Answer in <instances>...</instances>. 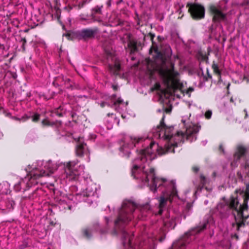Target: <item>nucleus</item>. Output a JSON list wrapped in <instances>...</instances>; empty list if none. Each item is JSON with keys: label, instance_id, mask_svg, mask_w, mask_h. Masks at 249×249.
I'll return each mask as SVG.
<instances>
[{"label": "nucleus", "instance_id": "f257e3e1", "mask_svg": "<svg viewBox=\"0 0 249 249\" xmlns=\"http://www.w3.org/2000/svg\"><path fill=\"white\" fill-rule=\"evenodd\" d=\"M200 127L197 125L191 124L186 127L185 134L181 131H177L176 135L173 136V128L172 127H167L161 123L160 125L157 127L155 137L169 140L166 149L151 141L149 146L141 150L140 157L134 161L131 170L132 175L134 178L140 179L143 181L149 186L152 191L156 192L158 186L160 187L161 185H169L166 191L163 192L162 195L158 198L159 214H161L163 209L171 203L172 199L177 196V192L174 181L167 182L164 178L155 177L154 169L150 166L149 161L155 159L157 154L161 155L166 152H174L175 146H177L178 142H182L185 137L190 142L196 140V134Z\"/></svg>", "mask_w": 249, "mask_h": 249}, {"label": "nucleus", "instance_id": "f03ea898", "mask_svg": "<svg viewBox=\"0 0 249 249\" xmlns=\"http://www.w3.org/2000/svg\"><path fill=\"white\" fill-rule=\"evenodd\" d=\"M56 164H53L51 160H37L32 165H28L26 168L27 175L24 179L20 182L22 184L26 182L28 187L37 184V179L41 177L49 176L57 169Z\"/></svg>", "mask_w": 249, "mask_h": 249}, {"label": "nucleus", "instance_id": "7ed1b4c3", "mask_svg": "<svg viewBox=\"0 0 249 249\" xmlns=\"http://www.w3.org/2000/svg\"><path fill=\"white\" fill-rule=\"evenodd\" d=\"M159 73L167 89H161L160 85L156 84L155 86V89L161 90L163 93L170 89H179L183 93H185V90L182 89L183 84L179 81V74L173 67L170 69H161L160 70ZM194 90V88L190 87L185 91V93L190 96L191 93Z\"/></svg>", "mask_w": 249, "mask_h": 249}, {"label": "nucleus", "instance_id": "20e7f679", "mask_svg": "<svg viewBox=\"0 0 249 249\" xmlns=\"http://www.w3.org/2000/svg\"><path fill=\"white\" fill-rule=\"evenodd\" d=\"M78 160L71 161L67 163L65 174L66 178L69 180L78 179L79 176L84 173V165H78Z\"/></svg>", "mask_w": 249, "mask_h": 249}, {"label": "nucleus", "instance_id": "39448f33", "mask_svg": "<svg viewBox=\"0 0 249 249\" xmlns=\"http://www.w3.org/2000/svg\"><path fill=\"white\" fill-rule=\"evenodd\" d=\"M136 206L135 203L129 200H125L123 202L122 207L119 213V215L117 220L115 221V224L119 222L124 223L130 221L131 219L130 214L134 211Z\"/></svg>", "mask_w": 249, "mask_h": 249}, {"label": "nucleus", "instance_id": "423d86ee", "mask_svg": "<svg viewBox=\"0 0 249 249\" xmlns=\"http://www.w3.org/2000/svg\"><path fill=\"white\" fill-rule=\"evenodd\" d=\"M75 141L77 142L75 147L76 155L80 157H85V160L87 162L90 161V151L86 143H84L83 138H75Z\"/></svg>", "mask_w": 249, "mask_h": 249}, {"label": "nucleus", "instance_id": "0eeeda50", "mask_svg": "<svg viewBox=\"0 0 249 249\" xmlns=\"http://www.w3.org/2000/svg\"><path fill=\"white\" fill-rule=\"evenodd\" d=\"M144 140L143 137H137L136 136H129L125 139L124 145L121 147L120 150L123 151L124 154L128 155L130 153L129 149L136 146L138 143Z\"/></svg>", "mask_w": 249, "mask_h": 249}, {"label": "nucleus", "instance_id": "6e6552de", "mask_svg": "<svg viewBox=\"0 0 249 249\" xmlns=\"http://www.w3.org/2000/svg\"><path fill=\"white\" fill-rule=\"evenodd\" d=\"M187 6L189 7V11L193 18L201 19L204 17V7L198 4L188 3Z\"/></svg>", "mask_w": 249, "mask_h": 249}, {"label": "nucleus", "instance_id": "1a4fd4ad", "mask_svg": "<svg viewBox=\"0 0 249 249\" xmlns=\"http://www.w3.org/2000/svg\"><path fill=\"white\" fill-rule=\"evenodd\" d=\"M244 169L246 173L249 175V162H246L245 163ZM249 184L247 186V188L245 191L241 190H239L236 191L237 193H239L244 198V203L242 205H240L239 209L242 211L245 210L248 208V202L249 199Z\"/></svg>", "mask_w": 249, "mask_h": 249}, {"label": "nucleus", "instance_id": "9d476101", "mask_svg": "<svg viewBox=\"0 0 249 249\" xmlns=\"http://www.w3.org/2000/svg\"><path fill=\"white\" fill-rule=\"evenodd\" d=\"M210 10L213 15V20L215 21L225 20L226 15L222 12V8L218 4H212L209 7Z\"/></svg>", "mask_w": 249, "mask_h": 249}, {"label": "nucleus", "instance_id": "9b49d317", "mask_svg": "<svg viewBox=\"0 0 249 249\" xmlns=\"http://www.w3.org/2000/svg\"><path fill=\"white\" fill-rule=\"evenodd\" d=\"M96 185L90 181L89 182L88 186L85 190L83 192L82 195L88 197L93 196L96 194Z\"/></svg>", "mask_w": 249, "mask_h": 249}, {"label": "nucleus", "instance_id": "f8f14e48", "mask_svg": "<svg viewBox=\"0 0 249 249\" xmlns=\"http://www.w3.org/2000/svg\"><path fill=\"white\" fill-rule=\"evenodd\" d=\"M246 152V149L243 146H239L237 148V151L234 155V160L236 161L244 157Z\"/></svg>", "mask_w": 249, "mask_h": 249}, {"label": "nucleus", "instance_id": "ddd939ff", "mask_svg": "<svg viewBox=\"0 0 249 249\" xmlns=\"http://www.w3.org/2000/svg\"><path fill=\"white\" fill-rule=\"evenodd\" d=\"M96 33V29H84L81 31V35L84 37H91L94 36Z\"/></svg>", "mask_w": 249, "mask_h": 249}, {"label": "nucleus", "instance_id": "4468645a", "mask_svg": "<svg viewBox=\"0 0 249 249\" xmlns=\"http://www.w3.org/2000/svg\"><path fill=\"white\" fill-rule=\"evenodd\" d=\"M239 201L238 200L237 197H231L230 198V207L233 209H235L238 211V206Z\"/></svg>", "mask_w": 249, "mask_h": 249}, {"label": "nucleus", "instance_id": "2eb2a0df", "mask_svg": "<svg viewBox=\"0 0 249 249\" xmlns=\"http://www.w3.org/2000/svg\"><path fill=\"white\" fill-rule=\"evenodd\" d=\"M109 69L114 73H116L120 69V65L119 62H115L114 66L112 65H109Z\"/></svg>", "mask_w": 249, "mask_h": 249}, {"label": "nucleus", "instance_id": "dca6fc26", "mask_svg": "<svg viewBox=\"0 0 249 249\" xmlns=\"http://www.w3.org/2000/svg\"><path fill=\"white\" fill-rule=\"evenodd\" d=\"M128 46L130 49L131 52H134L137 49V43L134 40H130L128 43Z\"/></svg>", "mask_w": 249, "mask_h": 249}, {"label": "nucleus", "instance_id": "f3484780", "mask_svg": "<svg viewBox=\"0 0 249 249\" xmlns=\"http://www.w3.org/2000/svg\"><path fill=\"white\" fill-rule=\"evenodd\" d=\"M228 208L229 206L228 205L222 203H219L217 206V209L220 213H223L225 210L227 209Z\"/></svg>", "mask_w": 249, "mask_h": 249}, {"label": "nucleus", "instance_id": "a211bd4d", "mask_svg": "<svg viewBox=\"0 0 249 249\" xmlns=\"http://www.w3.org/2000/svg\"><path fill=\"white\" fill-rule=\"evenodd\" d=\"M212 68L214 71V72L219 74H220V71L218 68V65L215 63H213L212 65Z\"/></svg>", "mask_w": 249, "mask_h": 249}, {"label": "nucleus", "instance_id": "6ab92c4d", "mask_svg": "<svg viewBox=\"0 0 249 249\" xmlns=\"http://www.w3.org/2000/svg\"><path fill=\"white\" fill-rule=\"evenodd\" d=\"M91 232V230L90 229H85L83 231L84 234L87 238H89V237H90V234H89V233H90Z\"/></svg>", "mask_w": 249, "mask_h": 249}, {"label": "nucleus", "instance_id": "aec40b11", "mask_svg": "<svg viewBox=\"0 0 249 249\" xmlns=\"http://www.w3.org/2000/svg\"><path fill=\"white\" fill-rule=\"evenodd\" d=\"M212 114V111L210 110H208L206 112L205 116L207 119H209L211 117Z\"/></svg>", "mask_w": 249, "mask_h": 249}, {"label": "nucleus", "instance_id": "412c9836", "mask_svg": "<svg viewBox=\"0 0 249 249\" xmlns=\"http://www.w3.org/2000/svg\"><path fill=\"white\" fill-rule=\"evenodd\" d=\"M123 104H124L123 100L119 98L116 101L114 102V105L116 106L117 104L123 105Z\"/></svg>", "mask_w": 249, "mask_h": 249}, {"label": "nucleus", "instance_id": "4be33fe9", "mask_svg": "<svg viewBox=\"0 0 249 249\" xmlns=\"http://www.w3.org/2000/svg\"><path fill=\"white\" fill-rule=\"evenodd\" d=\"M39 115L38 114H36L32 117V121L33 122H36L39 120Z\"/></svg>", "mask_w": 249, "mask_h": 249}, {"label": "nucleus", "instance_id": "5701e85b", "mask_svg": "<svg viewBox=\"0 0 249 249\" xmlns=\"http://www.w3.org/2000/svg\"><path fill=\"white\" fill-rule=\"evenodd\" d=\"M200 179H201V183L202 184L204 185V184H206V179L205 178L204 176H200Z\"/></svg>", "mask_w": 249, "mask_h": 249}, {"label": "nucleus", "instance_id": "b1692460", "mask_svg": "<svg viewBox=\"0 0 249 249\" xmlns=\"http://www.w3.org/2000/svg\"><path fill=\"white\" fill-rule=\"evenodd\" d=\"M193 169L194 171L195 172H197L199 170V168L197 167H194L193 168Z\"/></svg>", "mask_w": 249, "mask_h": 249}, {"label": "nucleus", "instance_id": "393cba45", "mask_svg": "<svg viewBox=\"0 0 249 249\" xmlns=\"http://www.w3.org/2000/svg\"><path fill=\"white\" fill-rule=\"evenodd\" d=\"M42 123L43 124H48V121L47 120H43Z\"/></svg>", "mask_w": 249, "mask_h": 249}, {"label": "nucleus", "instance_id": "a878e982", "mask_svg": "<svg viewBox=\"0 0 249 249\" xmlns=\"http://www.w3.org/2000/svg\"><path fill=\"white\" fill-rule=\"evenodd\" d=\"M237 174L240 178H242L243 177H242V175H241V173L238 172L237 173Z\"/></svg>", "mask_w": 249, "mask_h": 249}, {"label": "nucleus", "instance_id": "bb28decb", "mask_svg": "<svg viewBox=\"0 0 249 249\" xmlns=\"http://www.w3.org/2000/svg\"><path fill=\"white\" fill-rule=\"evenodd\" d=\"M112 88L114 90H116L117 89V86L116 85H113Z\"/></svg>", "mask_w": 249, "mask_h": 249}, {"label": "nucleus", "instance_id": "cd10ccee", "mask_svg": "<svg viewBox=\"0 0 249 249\" xmlns=\"http://www.w3.org/2000/svg\"><path fill=\"white\" fill-rule=\"evenodd\" d=\"M122 117L123 118V119H125V118H127V116L126 115H124V114H122Z\"/></svg>", "mask_w": 249, "mask_h": 249}, {"label": "nucleus", "instance_id": "c85d7f7f", "mask_svg": "<svg viewBox=\"0 0 249 249\" xmlns=\"http://www.w3.org/2000/svg\"><path fill=\"white\" fill-rule=\"evenodd\" d=\"M109 54H110V53H108V54L107 55H108V57H107V59H109L110 56H109ZM110 58L111 59V60H113L114 57H112L111 56H110Z\"/></svg>", "mask_w": 249, "mask_h": 249}, {"label": "nucleus", "instance_id": "c756f323", "mask_svg": "<svg viewBox=\"0 0 249 249\" xmlns=\"http://www.w3.org/2000/svg\"><path fill=\"white\" fill-rule=\"evenodd\" d=\"M244 112L246 113V116H245V117H247L248 116V113H247V111L246 109H244Z\"/></svg>", "mask_w": 249, "mask_h": 249}, {"label": "nucleus", "instance_id": "7c9ffc66", "mask_svg": "<svg viewBox=\"0 0 249 249\" xmlns=\"http://www.w3.org/2000/svg\"><path fill=\"white\" fill-rule=\"evenodd\" d=\"M219 149H220V150H221L223 152H224V150H223V149L222 146L221 145H220V146H219Z\"/></svg>", "mask_w": 249, "mask_h": 249}, {"label": "nucleus", "instance_id": "2f4dec72", "mask_svg": "<svg viewBox=\"0 0 249 249\" xmlns=\"http://www.w3.org/2000/svg\"><path fill=\"white\" fill-rule=\"evenodd\" d=\"M105 103H102V104H101V106L102 107H104V106H105Z\"/></svg>", "mask_w": 249, "mask_h": 249}, {"label": "nucleus", "instance_id": "473e14b6", "mask_svg": "<svg viewBox=\"0 0 249 249\" xmlns=\"http://www.w3.org/2000/svg\"><path fill=\"white\" fill-rule=\"evenodd\" d=\"M182 122H183V123L184 124H185V121L184 120H182Z\"/></svg>", "mask_w": 249, "mask_h": 249}, {"label": "nucleus", "instance_id": "72a5a7b5", "mask_svg": "<svg viewBox=\"0 0 249 249\" xmlns=\"http://www.w3.org/2000/svg\"><path fill=\"white\" fill-rule=\"evenodd\" d=\"M231 102H232V101H233V99H232V98L231 99Z\"/></svg>", "mask_w": 249, "mask_h": 249}, {"label": "nucleus", "instance_id": "f704fd0d", "mask_svg": "<svg viewBox=\"0 0 249 249\" xmlns=\"http://www.w3.org/2000/svg\"><path fill=\"white\" fill-rule=\"evenodd\" d=\"M205 204H207L208 203V201H205Z\"/></svg>", "mask_w": 249, "mask_h": 249}, {"label": "nucleus", "instance_id": "c9c22d12", "mask_svg": "<svg viewBox=\"0 0 249 249\" xmlns=\"http://www.w3.org/2000/svg\"><path fill=\"white\" fill-rule=\"evenodd\" d=\"M106 53L108 55V52H106Z\"/></svg>", "mask_w": 249, "mask_h": 249}]
</instances>
